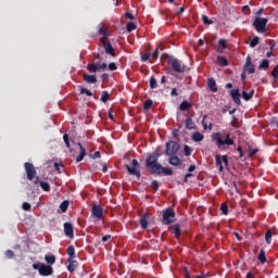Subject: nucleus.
Here are the masks:
<instances>
[{
    "mask_svg": "<svg viewBox=\"0 0 278 278\" xmlns=\"http://www.w3.org/2000/svg\"><path fill=\"white\" fill-rule=\"evenodd\" d=\"M160 157V154L154 153L150 155L147 160V166L150 168V173H156L170 176L173 175V169L163 167L162 164L157 163V159Z\"/></svg>",
    "mask_w": 278,
    "mask_h": 278,
    "instance_id": "f257e3e1",
    "label": "nucleus"
},
{
    "mask_svg": "<svg viewBox=\"0 0 278 278\" xmlns=\"http://www.w3.org/2000/svg\"><path fill=\"white\" fill-rule=\"evenodd\" d=\"M212 140L216 142V147H218V149L224 147V144L227 147H231V144H233V139H231V135L229 132L226 135L225 140H223L220 132H215L212 135Z\"/></svg>",
    "mask_w": 278,
    "mask_h": 278,
    "instance_id": "f03ea898",
    "label": "nucleus"
},
{
    "mask_svg": "<svg viewBox=\"0 0 278 278\" xmlns=\"http://www.w3.org/2000/svg\"><path fill=\"white\" fill-rule=\"evenodd\" d=\"M166 58L167 64L172 66L175 73H186V71H188V66L184 65L181 61L168 55H166Z\"/></svg>",
    "mask_w": 278,
    "mask_h": 278,
    "instance_id": "7ed1b4c3",
    "label": "nucleus"
},
{
    "mask_svg": "<svg viewBox=\"0 0 278 278\" xmlns=\"http://www.w3.org/2000/svg\"><path fill=\"white\" fill-rule=\"evenodd\" d=\"M33 268L38 270L39 275L42 277H49V275H53V267L51 265H45L42 263L33 264Z\"/></svg>",
    "mask_w": 278,
    "mask_h": 278,
    "instance_id": "20e7f679",
    "label": "nucleus"
},
{
    "mask_svg": "<svg viewBox=\"0 0 278 278\" xmlns=\"http://www.w3.org/2000/svg\"><path fill=\"white\" fill-rule=\"evenodd\" d=\"M266 25H268V18L266 17H255L253 22V27H255L258 34L266 33Z\"/></svg>",
    "mask_w": 278,
    "mask_h": 278,
    "instance_id": "39448f33",
    "label": "nucleus"
},
{
    "mask_svg": "<svg viewBox=\"0 0 278 278\" xmlns=\"http://www.w3.org/2000/svg\"><path fill=\"white\" fill-rule=\"evenodd\" d=\"M177 151H179V143L175 141H168L166 143L165 155H167V157H170L172 155H176Z\"/></svg>",
    "mask_w": 278,
    "mask_h": 278,
    "instance_id": "423d86ee",
    "label": "nucleus"
},
{
    "mask_svg": "<svg viewBox=\"0 0 278 278\" xmlns=\"http://www.w3.org/2000/svg\"><path fill=\"white\" fill-rule=\"evenodd\" d=\"M170 223H175V211L167 208L163 211V225H170Z\"/></svg>",
    "mask_w": 278,
    "mask_h": 278,
    "instance_id": "0eeeda50",
    "label": "nucleus"
},
{
    "mask_svg": "<svg viewBox=\"0 0 278 278\" xmlns=\"http://www.w3.org/2000/svg\"><path fill=\"white\" fill-rule=\"evenodd\" d=\"M126 168L129 175H135V177L140 178V163H138V160H132L131 166L126 165Z\"/></svg>",
    "mask_w": 278,
    "mask_h": 278,
    "instance_id": "6e6552de",
    "label": "nucleus"
},
{
    "mask_svg": "<svg viewBox=\"0 0 278 278\" xmlns=\"http://www.w3.org/2000/svg\"><path fill=\"white\" fill-rule=\"evenodd\" d=\"M108 63H90L87 65L89 73H97V71H105Z\"/></svg>",
    "mask_w": 278,
    "mask_h": 278,
    "instance_id": "1a4fd4ad",
    "label": "nucleus"
},
{
    "mask_svg": "<svg viewBox=\"0 0 278 278\" xmlns=\"http://www.w3.org/2000/svg\"><path fill=\"white\" fill-rule=\"evenodd\" d=\"M216 160V165L219 166V173H223L225 166H229V160L227 159V155H216L215 156ZM224 164V165H223Z\"/></svg>",
    "mask_w": 278,
    "mask_h": 278,
    "instance_id": "9d476101",
    "label": "nucleus"
},
{
    "mask_svg": "<svg viewBox=\"0 0 278 278\" xmlns=\"http://www.w3.org/2000/svg\"><path fill=\"white\" fill-rule=\"evenodd\" d=\"M25 170L27 179H29V181H34L36 178V168H34V165L31 163H25Z\"/></svg>",
    "mask_w": 278,
    "mask_h": 278,
    "instance_id": "9b49d317",
    "label": "nucleus"
},
{
    "mask_svg": "<svg viewBox=\"0 0 278 278\" xmlns=\"http://www.w3.org/2000/svg\"><path fill=\"white\" fill-rule=\"evenodd\" d=\"M100 42L103 45L106 55H112V58H116V52H114V47H112L111 42H108L104 39H100Z\"/></svg>",
    "mask_w": 278,
    "mask_h": 278,
    "instance_id": "f8f14e48",
    "label": "nucleus"
},
{
    "mask_svg": "<svg viewBox=\"0 0 278 278\" xmlns=\"http://www.w3.org/2000/svg\"><path fill=\"white\" fill-rule=\"evenodd\" d=\"M91 214L97 220L103 218V208L100 205H93L91 208Z\"/></svg>",
    "mask_w": 278,
    "mask_h": 278,
    "instance_id": "ddd939ff",
    "label": "nucleus"
},
{
    "mask_svg": "<svg viewBox=\"0 0 278 278\" xmlns=\"http://www.w3.org/2000/svg\"><path fill=\"white\" fill-rule=\"evenodd\" d=\"M251 62H252L251 55H248L243 68L244 71H247V73H249V75H253V73H255V65H253V63Z\"/></svg>",
    "mask_w": 278,
    "mask_h": 278,
    "instance_id": "4468645a",
    "label": "nucleus"
},
{
    "mask_svg": "<svg viewBox=\"0 0 278 278\" xmlns=\"http://www.w3.org/2000/svg\"><path fill=\"white\" fill-rule=\"evenodd\" d=\"M64 233H65L66 238H71V239L75 238L74 230H73V224H71V223L64 224Z\"/></svg>",
    "mask_w": 278,
    "mask_h": 278,
    "instance_id": "2eb2a0df",
    "label": "nucleus"
},
{
    "mask_svg": "<svg viewBox=\"0 0 278 278\" xmlns=\"http://www.w3.org/2000/svg\"><path fill=\"white\" fill-rule=\"evenodd\" d=\"M230 97L231 99L235 101V103L237 105H240L241 101H240V89H233L230 91Z\"/></svg>",
    "mask_w": 278,
    "mask_h": 278,
    "instance_id": "dca6fc26",
    "label": "nucleus"
},
{
    "mask_svg": "<svg viewBox=\"0 0 278 278\" xmlns=\"http://www.w3.org/2000/svg\"><path fill=\"white\" fill-rule=\"evenodd\" d=\"M207 87L211 92H218V87L216 86V80L214 78H208Z\"/></svg>",
    "mask_w": 278,
    "mask_h": 278,
    "instance_id": "f3484780",
    "label": "nucleus"
},
{
    "mask_svg": "<svg viewBox=\"0 0 278 278\" xmlns=\"http://www.w3.org/2000/svg\"><path fill=\"white\" fill-rule=\"evenodd\" d=\"M84 81L86 84H97V75L85 74Z\"/></svg>",
    "mask_w": 278,
    "mask_h": 278,
    "instance_id": "a211bd4d",
    "label": "nucleus"
},
{
    "mask_svg": "<svg viewBox=\"0 0 278 278\" xmlns=\"http://www.w3.org/2000/svg\"><path fill=\"white\" fill-rule=\"evenodd\" d=\"M169 164L172 166H179L181 164V160L179 159V156L174 154V155L169 156Z\"/></svg>",
    "mask_w": 278,
    "mask_h": 278,
    "instance_id": "6ab92c4d",
    "label": "nucleus"
},
{
    "mask_svg": "<svg viewBox=\"0 0 278 278\" xmlns=\"http://www.w3.org/2000/svg\"><path fill=\"white\" fill-rule=\"evenodd\" d=\"M78 147L80 149V154L76 157V162H81L84 157H86V148L81 146V143H78Z\"/></svg>",
    "mask_w": 278,
    "mask_h": 278,
    "instance_id": "aec40b11",
    "label": "nucleus"
},
{
    "mask_svg": "<svg viewBox=\"0 0 278 278\" xmlns=\"http://www.w3.org/2000/svg\"><path fill=\"white\" fill-rule=\"evenodd\" d=\"M191 139L193 140V142H202V140L205 139V136H203V134L201 132H194Z\"/></svg>",
    "mask_w": 278,
    "mask_h": 278,
    "instance_id": "412c9836",
    "label": "nucleus"
},
{
    "mask_svg": "<svg viewBox=\"0 0 278 278\" xmlns=\"http://www.w3.org/2000/svg\"><path fill=\"white\" fill-rule=\"evenodd\" d=\"M253 94H255V90H250L249 92L247 91H242V97L244 99V101H251V99H253Z\"/></svg>",
    "mask_w": 278,
    "mask_h": 278,
    "instance_id": "4be33fe9",
    "label": "nucleus"
},
{
    "mask_svg": "<svg viewBox=\"0 0 278 278\" xmlns=\"http://www.w3.org/2000/svg\"><path fill=\"white\" fill-rule=\"evenodd\" d=\"M268 66H270V62L268 59H264L261 64L258 65L260 71H268Z\"/></svg>",
    "mask_w": 278,
    "mask_h": 278,
    "instance_id": "5701e85b",
    "label": "nucleus"
},
{
    "mask_svg": "<svg viewBox=\"0 0 278 278\" xmlns=\"http://www.w3.org/2000/svg\"><path fill=\"white\" fill-rule=\"evenodd\" d=\"M70 265L67 266V270L70 273H74L75 268H77V261H73V258H68Z\"/></svg>",
    "mask_w": 278,
    "mask_h": 278,
    "instance_id": "b1692460",
    "label": "nucleus"
},
{
    "mask_svg": "<svg viewBox=\"0 0 278 278\" xmlns=\"http://www.w3.org/2000/svg\"><path fill=\"white\" fill-rule=\"evenodd\" d=\"M219 66H229V61L225 56H217Z\"/></svg>",
    "mask_w": 278,
    "mask_h": 278,
    "instance_id": "393cba45",
    "label": "nucleus"
},
{
    "mask_svg": "<svg viewBox=\"0 0 278 278\" xmlns=\"http://www.w3.org/2000/svg\"><path fill=\"white\" fill-rule=\"evenodd\" d=\"M147 218H148L147 214L140 217V225L142 229H147V227H149V223L147 222Z\"/></svg>",
    "mask_w": 278,
    "mask_h": 278,
    "instance_id": "a878e982",
    "label": "nucleus"
},
{
    "mask_svg": "<svg viewBox=\"0 0 278 278\" xmlns=\"http://www.w3.org/2000/svg\"><path fill=\"white\" fill-rule=\"evenodd\" d=\"M100 101H102V103H108V101H110V92L102 91Z\"/></svg>",
    "mask_w": 278,
    "mask_h": 278,
    "instance_id": "bb28decb",
    "label": "nucleus"
},
{
    "mask_svg": "<svg viewBox=\"0 0 278 278\" xmlns=\"http://www.w3.org/2000/svg\"><path fill=\"white\" fill-rule=\"evenodd\" d=\"M150 88L152 90H155V88H157V79H155V76L150 77Z\"/></svg>",
    "mask_w": 278,
    "mask_h": 278,
    "instance_id": "cd10ccee",
    "label": "nucleus"
},
{
    "mask_svg": "<svg viewBox=\"0 0 278 278\" xmlns=\"http://www.w3.org/2000/svg\"><path fill=\"white\" fill-rule=\"evenodd\" d=\"M45 260L47 264H51V265L55 264V255H46Z\"/></svg>",
    "mask_w": 278,
    "mask_h": 278,
    "instance_id": "c85d7f7f",
    "label": "nucleus"
},
{
    "mask_svg": "<svg viewBox=\"0 0 278 278\" xmlns=\"http://www.w3.org/2000/svg\"><path fill=\"white\" fill-rule=\"evenodd\" d=\"M173 231H174V236H175L176 238H179V236H181V230L179 229V225L175 224V225L173 226Z\"/></svg>",
    "mask_w": 278,
    "mask_h": 278,
    "instance_id": "c756f323",
    "label": "nucleus"
},
{
    "mask_svg": "<svg viewBox=\"0 0 278 278\" xmlns=\"http://www.w3.org/2000/svg\"><path fill=\"white\" fill-rule=\"evenodd\" d=\"M67 255L70 256V260H73V257H75V247L70 245L67 248Z\"/></svg>",
    "mask_w": 278,
    "mask_h": 278,
    "instance_id": "7c9ffc66",
    "label": "nucleus"
},
{
    "mask_svg": "<svg viewBox=\"0 0 278 278\" xmlns=\"http://www.w3.org/2000/svg\"><path fill=\"white\" fill-rule=\"evenodd\" d=\"M186 128L187 129H194V122H192V118L188 117L186 119Z\"/></svg>",
    "mask_w": 278,
    "mask_h": 278,
    "instance_id": "2f4dec72",
    "label": "nucleus"
},
{
    "mask_svg": "<svg viewBox=\"0 0 278 278\" xmlns=\"http://www.w3.org/2000/svg\"><path fill=\"white\" fill-rule=\"evenodd\" d=\"M258 261L264 264L266 262V252L264 250H261L260 251V254H258Z\"/></svg>",
    "mask_w": 278,
    "mask_h": 278,
    "instance_id": "473e14b6",
    "label": "nucleus"
},
{
    "mask_svg": "<svg viewBox=\"0 0 278 278\" xmlns=\"http://www.w3.org/2000/svg\"><path fill=\"white\" fill-rule=\"evenodd\" d=\"M257 45H260V37L255 36L251 42H250V47L251 49H254V47H257Z\"/></svg>",
    "mask_w": 278,
    "mask_h": 278,
    "instance_id": "72a5a7b5",
    "label": "nucleus"
},
{
    "mask_svg": "<svg viewBox=\"0 0 278 278\" xmlns=\"http://www.w3.org/2000/svg\"><path fill=\"white\" fill-rule=\"evenodd\" d=\"M202 22L204 25H214V21L210 20L207 15H202Z\"/></svg>",
    "mask_w": 278,
    "mask_h": 278,
    "instance_id": "f704fd0d",
    "label": "nucleus"
},
{
    "mask_svg": "<svg viewBox=\"0 0 278 278\" xmlns=\"http://www.w3.org/2000/svg\"><path fill=\"white\" fill-rule=\"evenodd\" d=\"M218 48L223 50L227 49V41L225 39H219Z\"/></svg>",
    "mask_w": 278,
    "mask_h": 278,
    "instance_id": "c9c22d12",
    "label": "nucleus"
},
{
    "mask_svg": "<svg viewBox=\"0 0 278 278\" xmlns=\"http://www.w3.org/2000/svg\"><path fill=\"white\" fill-rule=\"evenodd\" d=\"M271 239H273V231L268 230L265 235V240H266L267 244H270Z\"/></svg>",
    "mask_w": 278,
    "mask_h": 278,
    "instance_id": "e433bc0d",
    "label": "nucleus"
},
{
    "mask_svg": "<svg viewBox=\"0 0 278 278\" xmlns=\"http://www.w3.org/2000/svg\"><path fill=\"white\" fill-rule=\"evenodd\" d=\"M220 211H222V214L227 216L229 214V206H227V204H222Z\"/></svg>",
    "mask_w": 278,
    "mask_h": 278,
    "instance_id": "4c0bfd02",
    "label": "nucleus"
},
{
    "mask_svg": "<svg viewBox=\"0 0 278 278\" xmlns=\"http://www.w3.org/2000/svg\"><path fill=\"white\" fill-rule=\"evenodd\" d=\"M60 210L62 212H66V210H68V201H63L61 204H60Z\"/></svg>",
    "mask_w": 278,
    "mask_h": 278,
    "instance_id": "58836bf2",
    "label": "nucleus"
},
{
    "mask_svg": "<svg viewBox=\"0 0 278 278\" xmlns=\"http://www.w3.org/2000/svg\"><path fill=\"white\" fill-rule=\"evenodd\" d=\"M126 29L128 33H131V31H134V29H136V25L132 22H129L126 25Z\"/></svg>",
    "mask_w": 278,
    "mask_h": 278,
    "instance_id": "ea45409f",
    "label": "nucleus"
},
{
    "mask_svg": "<svg viewBox=\"0 0 278 278\" xmlns=\"http://www.w3.org/2000/svg\"><path fill=\"white\" fill-rule=\"evenodd\" d=\"M80 94H87V97H92V92L84 87H80Z\"/></svg>",
    "mask_w": 278,
    "mask_h": 278,
    "instance_id": "a19ab883",
    "label": "nucleus"
},
{
    "mask_svg": "<svg viewBox=\"0 0 278 278\" xmlns=\"http://www.w3.org/2000/svg\"><path fill=\"white\" fill-rule=\"evenodd\" d=\"M40 187L42 188V190H45V192H49L50 190L49 182L41 181Z\"/></svg>",
    "mask_w": 278,
    "mask_h": 278,
    "instance_id": "79ce46f5",
    "label": "nucleus"
},
{
    "mask_svg": "<svg viewBox=\"0 0 278 278\" xmlns=\"http://www.w3.org/2000/svg\"><path fill=\"white\" fill-rule=\"evenodd\" d=\"M108 28L105 27V25H103V23H100L98 26V31L100 35H102L104 33V30H106Z\"/></svg>",
    "mask_w": 278,
    "mask_h": 278,
    "instance_id": "37998d69",
    "label": "nucleus"
},
{
    "mask_svg": "<svg viewBox=\"0 0 278 278\" xmlns=\"http://www.w3.org/2000/svg\"><path fill=\"white\" fill-rule=\"evenodd\" d=\"M22 207H23V210H25V212H29L31 210V204L24 202Z\"/></svg>",
    "mask_w": 278,
    "mask_h": 278,
    "instance_id": "c03bdc74",
    "label": "nucleus"
},
{
    "mask_svg": "<svg viewBox=\"0 0 278 278\" xmlns=\"http://www.w3.org/2000/svg\"><path fill=\"white\" fill-rule=\"evenodd\" d=\"M160 55V49H155L154 52L152 54H150V56H152L153 60H157Z\"/></svg>",
    "mask_w": 278,
    "mask_h": 278,
    "instance_id": "a18cd8bd",
    "label": "nucleus"
},
{
    "mask_svg": "<svg viewBox=\"0 0 278 278\" xmlns=\"http://www.w3.org/2000/svg\"><path fill=\"white\" fill-rule=\"evenodd\" d=\"M271 77H274V79H277L278 77V65H276L271 72Z\"/></svg>",
    "mask_w": 278,
    "mask_h": 278,
    "instance_id": "49530a36",
    "label": "nucleus"
},
{
    "mask_svg": "<svg viewBox=\"0 0 278 278\" xmlns=\"http://www.w3.org/2000/svg\"><path fill=\"white\" fill-rule=\"evenodd\" d=\"M185 155L190 156L192 155V149L190 147L185 146Z\"/></svg>",
    "mask_w": 278,
    "mask_h": 278,
    "instance_id": "de8ad7c7",
    "label": "nucleus"
},
{
    "mask_svg": "<svg viewBox=\"0 0 278 278\" xmlns=\"http://www.w3.org/2000/svg\"><path fill=\"white\" fill-rule=\"evenodd\" d=\"M63 140H64V142H65L67 149H71V142H68V135H64V136H63Z\"/></svg>",
    "mask_w": 278,
    "mask_h": 278,
    "instance_id": "09e8293b",
    "label": "nucleus"
},
{
    "mask_svg": "<svg viewBox=\"0 0 278 278\" xmlns=\"http://www.w3.org/2000/svg\"><path fill=\"white\" fill-rule=\"evenodd\" d=\"M149 58H151V53H144L141 55L142 62H147L149 60Z\"/></svg>",
    "mask_w": 278,
    "mask_h": 278,
    "instance_id": "8fccbe9b",
    "label": "nucleus"
},
{
    "mask_svg": "<svg viewBox=\"0 0 278 278\" xmlns=\"http://www.w3.org/2000/svg\"><path fill=\"white\" fill-rule=\"evenodd\" d=\"M102 38H101V40H106L108 39V36H110V31H108V28H106V30H104L103 33H102Z\"/></svg>",
    "mask_w": 278,
    "mask_h": 278,
    "instance_id": "3c124183",
    "label": "nucleus"
},
{
    "mask_svg": "<svg viewBox=\"0 0 278 278\" xmlns=\"http://www.w3.org/2000/svg\"><path fill=\"white\" fill-rule=\"evenodd\" d=\"M5 255H7V257L12 258V257H14V252H12V250H7Z\"/></svg>",
    "mask_w": 278,
    "mask_h": 278,
    "instance_id": "603ef678",
    "label": "nucleus"
},
{
    "mask_svg": "<svg viewBox=\"0 0 278 278\" xmlns=\"http://www.w3.org/2000/svg\"><path fill=\"white\" fill-rule=\"evenodd\" d=\"M179 110H180L181 112H188V110H190V105H180V106H179Z\"/></svg>",
    "mask_w": 278,
    "mask_h": 278,
    "instance_id": "864d4df0",
    "label": "nucleus"
},
{
    "mask_svg": "<svg viewBox=\"0 0 278 278\" xmlns=\"http://www.w3.org/2000/svg\"><path fill=\"white\" fill-rule=\"evenodd\" d=\"M152 188H153V190H159L160 185L157 184V180L152 181Z\"/></svg>",
    "mask_w": 278,
    "mask_h": 278,
    "instance_id": "5fc2aeb1",
    "label": "nucleus"
},
{
    "mask_svg": "<svg viewBox=\"0 0 278 278\" xmlns=\"http://www.w3.org/2000/svg\"><path fill=\"white\" fill-rule=\"evenodd\" d=\"M90 157H92V160H98L99 157H101V152H96L94 154L90 155Z\"/></svg>",
    "mask_w": 278,
    "mask_h": 278,
    "instance_id": "6e6d98bb",
    "label": "nucleus"
},
{
    "mask_svg": "<svg viewBox=\"0 0 278 278\" xmlns=\"http://www.w3.org/2000/svg\"><path fill=\"white\" fill-rule=\"evenodd\" d=\"M116 68H118V67L116 66V63H110V64H109V70H110V71H116Z\"/></svg>",
    "mask_w": 278,
    "mask_h": 278,
    "instance_id": "4d7b16f0",
    "label": "nucleus"
},
{
    "mask_svg": "<svg viewBox=\"0 0 278 278\" xmlns=\"http://www.w3.org/2000/svg\"><path fill=\"white\" fill-rule=\"evenodd\" d=\"M257 149H252L249 151V157H253V155H255V153H257Z\"/></svg>",
    "mask_w": 278,
    "mask_h": 278,
    "instance_id": "13d9d810",
    "label": "nucleus"
},
{
    "mask_svg": "<svg viewBox=\"0 0 278 278\" xmlns=\"http://www.w3.org/2000/svg\"><path fill=\"white\" fill-rule=\"evenodd\" d=\"M268 45H269L270 51H273V49H275L276 47L275 40H269Z\"/></svg>",
    "mask_w": 278,
    "mask_h": 278,
    "instance_id": "bf43d9fd",
    "label": "nucleus"
},
{
    "mask_svg": "<svg viewBox=\"0 0 278 278\" xmlns=\"http://www.w3.org/2000/svg\"><path fill=\"white\" fill-rule=\"evenodd\" d=\"M112 239V236L111 235H105L103 238H102V242H108V240H111Z\"/></svg>",
    "mask_w": 278,
    "mask_h": 278,
    "instance_id": "052dcab7",
    "label": "nucleus"
},
{
    "mask_svg": "<svg viewBox=\"0 0 278 278\" xmlns=\"http://www.w3.org/2000/svg\"><path fill=\"white\" fill-rule=\"evenodd\" d=\"M126 18H129L130 21H134V14L126 12L125 13Z\"/></svg>",
    "mask_w": 278,
    "mask_h": 278,
    "instance_id": "680f3d73",
    "label": "nucleus"
},
{
    "mask_svg": "<svg viewBox=\"0 0 278 278\" xmlns=\"http://www.w3.org/2000/svg\"><path fill=\"white\" fill-rule=\"evenodd\" d=\"M113 112H114L113 110H109V118L111 121H114V113Z\"/></svg>",
    "mask_w": 278,
    "mask_h": 278,
    "instance_id": "e2e57ef3",
    "label": "nucleus"
},
{
    "mask_svg": "<svg viewBox=\"0 0 278 278\" xmlns=\"http://www.w3.org/2000/svg\"><path fill=\"white\" fill-rule=\"evenodd\" d=\"M172 97H177L179 93H177V88H173L170 92Z\"/></svg>",
    "mask_w": 278,
    "mask_h": 278,
    "instance_id": "0e129e2a",
    "label": "nucleus"
},
{
    "mask_svg": "<svg viewBox=\"0 0 278 278\" xmlns=\"http://www.w3.org/2000/svg\"><path fill=\"white\" fill-rule=\"evenodd\" d=\"M143 105H153V100H147Z\"/></svg>",
    "mask_w": 278,
    "mask_h": 278,
    "instance_id": "69168bd1",
    "label": "nucleus"
},
{
    "mask_svg": "<svg viewBox=\"0 0 278 278\" xmlns=\"http://www.w3.org/2000/svg\"><path fill=\"white\" fill-rule=\"evenodd\" d=\"M110 77L108 74H102L101 79L102 81H105Z\"/></svg>",
    "mask_w": 278,
    "mask_h": 278,
    "instance_id": "338daca9",
    "label": "nucleus"
},
{
    "mask_svg": "<svg viewBox=\"0 0 278 278\" xmlns=\"http://www.w3.org/2000/svg\"><path fill=\"white\" fill-rule=\"evenodd\" d=\"M149 110H151V105H143V111L144 112H149Z\"/></svg>",
    "mask_w": 278,
    "mask_h": 278,
    "instance_id": "774afa93",
    "label": "nucleus"
}]
</instances>
